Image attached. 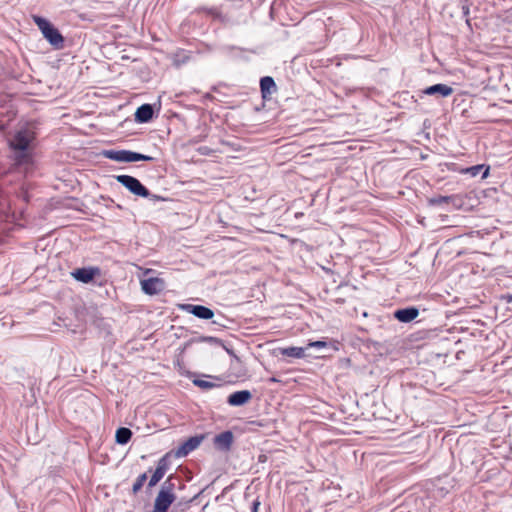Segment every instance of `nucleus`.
Here are the masks:
<instances>
[{
  "label": "nucleus",
  "instance_id": "obj_27",
  "mask_svg": "<svg viewBox=\"0 0 512 512\" xmlns=\"http://www.w3.org/2000/svg\"><path fill=\"white\" fill-rule=\"evenodd\" d=\"M509 301H512V296L509 297Z\"/></svg>",
  "mask_w": 512,
  "mask_h": 512
},
{
  "label": "nucleus",
  "instance_id": "obj_19",
  "mask_svg": "<svg viewBox=\"0 0 512 512\" xmlns=\"http://www.w3.org/2000/svg\"><path fill=\"white\" fill-rule=\"evenodd\" d=\"M483 171L482 173V178H486L489 174V167H485L484 165L482 164H479V165H475V166H471V167H468V168H465L461 171V173L463 174H468L470 175L471 177H476L477 175H479L481 172Z\"/></svg>",
  "mask_w": 512,
  "mask_h": 512
},
{
  "label": "nucleus",
  "instance_id": "obj_18",
  "mask_svg": "<svg viewBox=\"0 0 512 512\" xmlns=\"http://www.w3.org/2000/svg\"><path fill=\"white\" fill-rule=\"evenodd\" d=\"M305 350H306V348H303V347L292 346V347L281 348L280 354L283 356H286V357L300 359L305 356Z\"/></svg>",
  "mask_w": 512,
  "mask_h": 512
},
{
  "label": "nucleus",
  "instance_id": "obj_15",
  "mask_svg": "<svg viewBox=\"0 0 512 512\" xmlns=\"http://www.w3.org/2000/svg\"><path fill=\"white\" fill-rule=\"evenodd\" d=\"M153 108L150 104H143L137 108L135 113V120L139 123H146L153 117Z\"/></svg>",
  "mask_w": 512,
  "mask_h": 512
},
{
  "label": "nucleus",
  "instance_id": "obj_16",
  "mask_svg": "<svg viewBox=\"0 0 512 512\" xmlns=\"http://www.w3.org/2000/svg\"><path fill=\"white\" fill-rule=\"evenodd\" d=\"M188 311L200 319H211L214 316L212 309L203 305H188Z\"/></svg>",
  "mask_w": 512,
  "mask_h": 512
},
{
  "label": "nucleus",
  "instance_id": "obj_6",
  "mask_svg": "<svg viewBox=\"0 0 512 512\" xmlns=\"http://www.w3.org/2000/svg\"><path fill=\"white\" fill-rule=\"evenodd\" d=\"M142 291L147 295H156L165 289V281L159 277L141 280Z\"/></svg>",
  "mask_w": 512,
  "mask_h": 512
},
{
  "label": "nucleus",
  "instance_id": "obj_3",
  "mask_svg": "<svg viewBox=\"0 0 512 512\" xmlns=\"http://www.w3.org/2000/svg\"><path fill=\"white\" fill-rule=\"evenodd\" d=\"M33 19L35 24L41 30L43 36L51 45L55 47H61L63 45V36L48 20L40 16H34Z\"/></svg>",
  "mask_w": 512,
  "mask_h": 512
},
{
  "label": "nucleus",
  "instance_id": "obj_13",
  "mask_svg": "<svg viewBox=\"0 0 512 512\" xmlns=\"http://www.w3.org/2000/svg\"><path fill=\"white\" fill-rule=\"evenodd\" d=\"M429 204L432 206H439L442 204H452L454 207L459 208L461 206V199L458 196H436L429 199Z\"/></svg>",
  "mask_w": 512,
  "mask_h": 512
},
{
  "label": "nucleus",
  "instance_id": "obj_8",
  "mask_svg": "<svg viewBox=\"0 0 512 512\" xmlns=\"http://www.w3.org/2000/svg\"><path fill=\"white\" fill-rule=\"evenodd\" d=\"M168 469V455H165L162 458H160L159 461L157 462V467L148 482V486L150 488L154 487L164 477Z\"/></svg>",
  "mask_w": 512,
  "mask_h": 512
},
{
  "label": "nucleus",
  "instance_id": "obj_22",
  "mask_svg": "<svg viewBox=\"0 0 512 512\" xmlns=\"http://www.w3.org/2000/svg\"><path fill=\"white\" fill-rule=\"evenodd\" d=\"M193 384L197 387H200L202 389H211V388H214L216 387L217 385L211 381H207V380H202V379H195L193 380Z\"/></svg>",
  "mask_w": 512,
  "mask_h": 512
},
{
  "label": "nucleus",
  "instance_id": "obj_1",
  "mask_svg": "<svg viewBox=\"0 0 512 512\" xmlns=\"http://www.w3.org/2000/svg\"><path fill=\"white\" fill-rule=\"evenodd\" d=\"M173 476H169L162 484L161 489L156 496L154 509L152 512H167L169 506L175 501V484Z\"/></svg>",
  "mask_w": 512,
  "mask_h": 512
},
{
  "label": "nucleus",
  "instance_id": "obj_7",
  "mask_svg": "<svg viewBox=\"0 0 512 512\" xmlns=\"http://www.w3.org/2000/svg\"><path fill=\"white\" fill-rule=\"evenodd\" d=\"M204 436H193L184 441L175 451L176 457H185L196 448L199 447L203 441Z\"/></svg>",
  "mask_w": 512,
  "mask_h": 512
},
{
  "label": "nucleus",
  "instance_id": "obj_4",
  "mask_svg": "<svg viewBox=\"0 0 512 512\" xmlns=\"http://www.w3.org/2000/svg\"><path fill=\"white\" fill-rule=\"evenodd\" d=\"M115 179L124 186L129 192L136 196L148 198L149 190L135 177L130 175H116Z\"/></svg>",
  "mask_w": 512,
  "mask_h": 512
},
{
  "label": "nucleus",
  "instance_id": "obj_10",
  "mask_svg": "<svg viewBox=\"0 0 512 512\" xmlns=\"http://www.w3.org/2000/svg\"><path fill=\"white\" fill-rule=\"evenodd\" d=\"M252 398V394L249 390L236 391L229 395L227 403L230 406H242L249 402Z\"/></svg>",
  "mask_w": 512,
  "mask_h": 512
},
{
  "label": "nucleus",
  "instance_id": "obj_2",
  "mask_svg": "<svg viewBox=\"0 0 512 512\" xmlns=\"http://www.w3.org/2000/svg\"><path fill=\"white\" fill-rule=\"evenodd\" d=\"M102 155L117 162L152 161L153 157L130 150H104Z\"/></svg>",
  "mask_w": 512,
  "mask_h": 512
},
{
  "label": "nucleus",
  "instance_id": "obj_23",
  "mask_svg": "<svg viewBox=\"0 0 512 512\" xmlns=\"http://www.w3.org/2000/svg\"><path fill=\"white\" fill-rule=\"evenodd\" d=\"M28 160V153L27 151H17L16 153V156H15V161L17 164H23L25 162H27Z\"/></svg>",
  "mask_w": 512,
  "mask_h": 512
},
{
  "label": "nucleus",
  "instance_id": "obj_17",
  "mask_svg": "<svg viewBox=\"0 0 512 512\" xmlns=\"http://www.w3.org/2000/svg\"><path fill=\"white\" fill-rule=\"evenodd\" d=\"M260 88L264 98L267 95H271L274 91H276V84L274 79L270 76L262 77L260 80Z\"/></svg>",
  "mask_w": 512,
  "mask_h": 512
},
{
  "label": "nucleus",
  "instance_id": "obj_14",
  "mask_svg": "<svg viewBox=\"0 0 512 512\" xmlns=\"http://www.w3.org/2000/svg\"><path fill=\"white\" fill-rule=\"evenodd\" d=\"M424 93L427 95H439L441 97H448L453 93V88L446 84H435L427 87L424 90Z\"/></svg>",
  "mask_w": 512,
  "mask_h": 512
},
{
  "label": "nucleus",
  "instance_id": "obj_20",
  "mask_svg": "<svg viewBox=\"0 0 512 512\" xmlns=\"http://www.w3.org/2000/svg\"><path fill=\"white\" fill-rule=\"evenodd\" d=\"M132 437V431L129 428L121 427L117 429L115 434L116 443L120 445L127 444Z\"/></svg>",
  "mask_w": 512,
  "mask_h": 512
},
{
  "label": "nucleus",
  "instance_id": "obj_21",
  "mask_svg": "<svg viewBox=\"0 0 512 512\" xmlns=\"http://www.w3.org/2000/svg\"><path fill=\"white\" fill-rule=\"evenodd\" d=\"M146 480H147L146 473H142L141 475H139L132 486V492L134 494H137L143 487Z\"/></svg>",
  "mask_w": 512,
  "mask_h": 512
},
{
  "label": "nucleus",
  "instance_id": "obj_26",
  "mask_svg": "<svg viewBox=\"0 0 512 512\" xmlns=\"http://www.w3.org/2000/svg\"><path fill=\"white\" fill-rule=\"evenodd\" d=\"M149 197H151L153 200H160V199H162L160 196H157V195H151V194H150V196H149Z\"/></svg>",
  "mask_w": 512,
  "mask_h": 512
},
{
  "label": "nucleus",
  "instance_id": "obj_11",
  "mask_svg": "<svg viewBox=\"0 0 512 512\" xmlns=\"http://www.w3.org/2000/svg\"><path fill=\"white\" fill-rule=\"evenodd\" d=\"M233 443V433L231 431H224L214 438V445L221 451H228Z\"/></svg>",
  "mask_w": 512,
  "mask_h": 512
},
{
  "label": "nucleus",
  "instance_id": "obj_12",
  "mask_svg": "<svg viewBox=\"0 0 512 512\" xmlns=\"http://www.w3.org/2000/svg\"><path fill=\"white\" fill-rule=\"evenodd\" d=\"M419 315V310L416 307H407L398 309L394 312V318L402 323H409Z\"/></svg>",
  "mask_w": 512,
  "mask_h": 512
},
{
  "label": "nucleus",
  "instance_id": "obj_25",
  "mask_svg": "<svg viewBox=\"0 0 512 512\" xmlns=\"http://www.w3.org/2000/svg\"><path fill=\"white\" fill-rule=\"evenodd\" d=\"M259 505H260L259 502H254L253 507H252V512H257Z\"/></svg>",
  "mask_w": 512,
  "mask_h": 512
},
{
  "label": "nucleus",
  "instance_id": "obj_9",
  "mask_svg": "<svg viewBox=\"0 0 512 512\" xmlns=\"http://www.w3.org/2000/svg\"><path fill=\"white\" fill-rule=\"evenodd\" d=\"M100 270L97 267L79 268L71 272L73 278L82 283H89L93 280L95 275L99 274Z\"/></svg>",
  "mask_w": 512,
  "mask_h": 512
},
{
  "label": "nucleus",
  "instance_id": "obj_24",
  "mask_svg": "<svg viewBox=\"0 0 512 512\" xmlns=\"http://www.w3.org/2000/svg\"><path fill=\"white\" fill-rule=\"evenodd\" d=\"M327 347V342L325 341H313V342H309L307 344V348H325Z\"/></svg>",
  "mask_w": 512,
  "mask_h": 512
},
{
  "label": "nucleus",
  "instance_id": "obj_5",
  "mask_svg": "<svg viewBox=\"0 0 512 512\" xmlns=\"http://www.w3.org/2000/svg\"><path fill=\"white\" fill-rule=\"evenodd\" d=\"M33 138V134L30 131L23 129L15 134L9 145L15 151H27Z\"/></svg>",
  "mask_w": 512,
  "mask_h": 512
}]
</instances>
